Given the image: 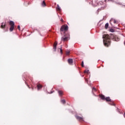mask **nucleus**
Listing matches in <instances>:
<instances>
[{
  "instance_id": "20",
  "label": "nucleus",
  "mask_w": 125,
  "mask_h": 125,
  "mask_svg": "<svg viewBox=\"0 0 125 125\" xmlns=\"http://www.w3.org/2000/svg\"><path fill=\"white\" fill-rule=\"evenodd\" d=\"M57 10H58V11H60V10H61V8H60V6H59L58 4L57 5Z\"/></svg>"
},
{
  "instance_id": "32",
  "label": "nucleus",
  "mask_w": 125,
  "mask_h": 125,
  "mask_svg": "<svg viewBox=\"0 0 125 125\" xmlns=\"http://www.w3.org/2000/svg\"><path fill=\"white\" fill-rule=\"evenodd\" d=\"M53 93V92H51V93Z\"/></svg>"
},
{
  "instance_id": "1",
  "label": "nucleus",
  "mask_w": 125,
  "mask_h": 125,
  "mask_svg": "<svg viewBox=\"0 0 125 125\" xmlns=\"http://www.w3.org/2000/svg\"><path fill=\"white\" fill-rule=\"evenodd\" d=\"M104 39V44L105 46L108 47L111 44V41L110 40V36L108 34H104L103 36Z\"/></svg>"
},
{
  "instance_id": "8",
  "label": "nucleus",
  "mask_w": 125,
  "mask_h": 125,
  "mask_svg": "<svg viewBox=\"0 0 125 125\" xmlns=\"http://www.w3.org/2000/svg\"><path fill=\"white\" fill-rule=\"evenodd\" d=\"M111 38L112 39L113 41H114L115 42H119V41H120V38L117 36L112 35Z\"/></svg>"
},
{
  "instance_id": "11",
  "label": "nucleus",
  "mask_w": 125,
  "mask_h": 125,
  "mask_svg": "<svg viewBox=\"0 0 125 125\" xmlns=\"http://www.w3.org/2000/svg\"><path fill=\"white\" fill-rule=\"evenodd\" d=\"M57 42H55L54 43V46H53V49H54L55 51H56V46H57Z\"/></svg>"
},
{
  "instance_id": "26",
  "label": "nucleus",
  "mask_w": 125,
  "mask_h": 125,
  "mask_svg": "<svg viewBox=\"0 0 125 125\" xmlns=\"http://www.w3.org/2000/svg\"><path fill=\"white\" fill-rule=\"evenodd\" d=\"M84 73H88V70H85L84 71Z\"/></svg>"
},
{
  "instance_id": "10",
  "label": "nucleus",
  "mask_w": 125,
  "mask_h": 125,
  "mask_svg": "<svg viewBox=\"0 0 125 125\" xmlns=\"http://www.w3.org/2000/svg\"><path fill=\"white\" fill-rule=\"evenodd\" d=\"M68 63L69 64V65H72L73 64V59H68Z\"/></svg>"
},
{
  "instance_id": "2",
  "label": "nucleus",
  "mask_w": 125,
  "mask_h": 125,
  "mask_svg": "<svg viewBox=\"0 0 125 125\" xmlns=\"http://www.w3.org/2000/svg\"><path fill=\"white\" fill-rule=\"evenodd\" d=\"M98 5L99 8L97 11V14H99V12H100L101 10H104V9L106 8V5L102 1H100L99 4H98Z\"/></svg>"
},
{
  "instance_id": "4",
  "label": "nucleus",
  "mask_w": 125,
  "mask_h": 125,
  "mask_svg": "<svg viewBox=\"0 0 125 125\" xmlns=\"http://www.w3.org/2000/svg\"><path fill=\"white\" fill-rule=\"evenodd\" d=\"M69 29V27L67 25H63L61 26L60 28V32H67L68 31V29Z\"/></svg>"
},
{
  "instance_id": "12",
  "label": "nucleus",
  "mask_w": 125,
  "mask_h": 125,
  "mask_svg": "<svg viewBox=\"0 0 125 125\" xmlns=\"http://www.w3.org/2000/svg\"><path fill=\"white\" fill-rule=\"evenodd\" d=\"M112 22L114 23V24H116L117 21H116V20H115V19H111L110 20V23L111 24H112Z\"/></svg>"
},
{
  "instance_id": "18",
  "label": "nucleus",
  "mask_w": 125,
  "mask_h": 125,
  "mask_svg": "<svg viewBox=\"0 0 125 125\" xmlns=\"http://www.w3.org/2000/svg\"><path fill=\"white\" fill-rule=\"evenodd\" d=\"M108 104H109V105H111V106H115V104H114L112 101H111V102H110Z\"/></svg>"
},
{
  "instance_id": "13",
  "label": "nucleus",
  "mask_w": 125,
  "mask_h": 125,
  "mask_svg": "<svg viewBox=\"0 0 125 125\" xmlns=\"http://www.w3.org/2000/svg\"><path fill=\"white\" fill-rule=\"evenodd\" d=\"M37 86L38 90H40L42 88V84H38Z\"/></svg>"
},
{
  "instance_id": "9",
  "label": "nucleus",
  "mask_w": 125,
  "mask_h": 125,
  "mask_svg": "<svg viewBox=\"0 0 125 125\" xmlns=\"http://www.w3.org/2000/svg\"><path fill=\"white\" fill-rule=\"evenodd\" d=\"M75 118L78 120V121H80V122H83V117L76 115L75 116Z\"/></svg>"
},
{
  "instance_id": "23",
  "label": "nucleus",
  "mask_w": 125,
  "mask_h": 125,
  "mask_svg": "<svg viewBox=\"0 0 125 125\" xmlns=\"http://www.w3.org/2000/svg\"><path fill=\"white\" fill-rule=\"evenodd\" d=\"M70 54V51H66V55H69Z\"/></svg>"
},
{
  "instance_id": "25",
  "label": "nucleus",
  "mask_w": 125,
  "mask_h": 125,
  "mask_svg": "<svg viewBox=\"0 0 125 125\" xmlns=\"http://www.w3.org/2000/svg\"><path fill=\"white\" fill-rule=\"evenodd\" d=\"M60 52H61V54H62V53H63V52L62 51V48H61V49H60Z\"/></svg>"
},
{
  "instance_id": "21",
  "label": "nucleus",
  "mask_w": 125,
  "mask_h": 125,
  "mask_svg": "<svg viewBox=\"0 0 125 125\" xmlns=\"http://www.w3.org/2000/svg\"><path fill=\"white\" fill-rule=\"evenodd\" d=\"M61 102L62 103V104H65L66 103V101L65 100H62Z\"/></svg>"
},
{
  "instance_id": "29",
  "label": "nucleus",
  "mask_w": 125,
  "mask_h": 125,
  "mask_svg": "<svg viewBox=\"0 0 125 125\" xmlns=\"http://www.w3.org/2000/svg\"><path fill=\"white\" fill-rule=\"evenodd\" d=\"M85 82H86L87 83V82H88V79H85Z\"/></svg>"
},
{
  "instance_id": "3",
  "label": "nucleus",
  "mask_w": 125,
  "mask_h": 125,
  "mask_svg": "<svg viewBox=\"0 0 125 125\" xmlns=\"http://www.w3.org/2000/svg\"><path fill=\"white\" fill-rule=\"evenodd\" d=\"M99 97L102 100H105L106 102H111V98H110V97H105V96L104 95L101 94L99 95Z\"/></svg>"
},
{
  "instance_id": "31",
  "label": "nucleus",
  "mask_w": 125,
  "mask_h": 125,
  "mask_svg": "<svg viewBox=\"0 0 125 125\" xmlns=\"http://www.w3.org/2000/svg\"><path fill=\"white\" fill-rule=\"evenodd\" d=\"M27 86H28L29 88H30V86H29V85L27 84Z\"/></svg>"
},
{
  "instance_id": "6",
  "label": "nucleus",
  "mask_w": 125,
  "mask_h": 125,
  "mask_svg": "<svg viewBox=\"0 0 125 125\" xmlns=\"http://www.w3.org/2000/svg\"><path fill=\"white\" fill-rule=\"evenodd\" d=\"M9 25H10V27L9 29L10 32H12L13 30H14V27H15V23L12 21H10Z\"/></svg>"
},
{
  "instance_id": "7",
  "label": "nucleus",
  "mask_w": 125,
  "mask_h": 125,
  "mask_svg": "<svg viewBox=\"0 0 125 125\" xmlns=\"http://www.w3.org/2000/svg\"><path fill=\"white\" fill-rule=\"evenodd\" d=\"M98 0H92L89 3L93 5V6H97L98 5Z\"/></svg>"
},
{
  "instance_id": "30",
  "label": "nucleus",
  "mask_w": 125,
  "mask_h": 125,
  "mask_svg": "<svg viewBox=\"0 0 125 125\" xmlns=\"http://www.w3.org/2000/svg\"><path fill=\"white\" fill-rule=\"evenodd\" d=\"M105 1H109V0H105Z\"/></svg>"
},
{
  "instance_id": "16",
  "label": "nucleus",
  "mask_w": 125,
  "mask_h": 125,
  "mask_svg": "<svg viewBox=\"0 0 125 125\" xmlns=\"http://www.w3.org/2000/svg\"><path fill=\"white\" fill-rule=\"evenodd\" d=\"M92 93H94V92H96V91H97V89H96L95 87H93L92 89Z\"/></svg>"
},
{
  "instance_id": "14",
  "label": "nucleus",
  "mask_w": 125,
  "mask_h": 125,
  "mask_svg": "<svg viewBox=\"0 0 125 125\" xmlns=\"http://www.w3.org/2000/svg\"><path fill=\"white\" fill-rule=\"evenodd\" d=\"M5 26H6V22H2L1 25V29H4V28H5Z\"/></svg>"
},
{
  "instance_id": "28",
  "label": "nucleus",
  "mask_w": 125,
  "mask_h": 125,
  "mask_svg": "<svg viewBox=\"0 0 125 125\" xmlns=\"http://www.w3.org/2000/svg\"><path fill=\"white\" fill-rule=\"evenodd\" d=\"M18 29H19V30H20V25L18 26Z\"/></svg>"
},
{
  "instance_id": "5",
  "label": "nucleus",
  "mask_w": 125,
  "mask_h": 125,
  "mask_svg": "<svg viewBox=\"0 0 125 125\" xmlns=\"http://www.w3.org/2000/svg\"><path fill=\"white\" fill-rule=\"evenodd\" d=\"M64 37H62V42H67V41H69V40H70V34L67 33V34H65L64 35Z\"/></svg>"
},
{
  "instance_id": "33",
  "label": "nucleus",
  "mask_w": 125,
  "mask_h": 125,
  "mask_svg": "<svg viewBox=\"0 0 125 125\" xmlns=\"http://www.w3.org/2000/svg\"><path fill=\"white\" fill-rule=\"evenodd\" d=\"M34 90V88H32V90Z\"/></svg>"
},
{
  "instance_id": "27",
  "label": "nucleus",
  "mask_w": 125,
  "mask_h": 125,
  "mask_svg": "<svg viewBox=\"0 0 125 125\" xmlns=\"http://www.w3.org/2000/svg\"><path fill=\"white\" fill-rule=\"evenodd\" d=\"M61 22H64V20H63V19H62V18L61 19Z\"/></svg>"
},
{
  "instance_id": "22",
  "label": "nucleus",
  "mask_w": 125,
  "mask_h": 125,
  "mask_svg": "<svg viewBox=\"0 0 125 125\" xmlns=\"http://www.w3.org/2000/svg\"><path fill=\"white\" fill-rule=\"evenodd\" d=\"M110 32H111V33H114V32H115V30L113 29H110Z\"/></svg>"
},
{
  "instance_id": "24",
  "label": "nucleus",
  "mask_w": 125,
  "mask_h": 125,
  "mask_svg": "<svg viewBox=\"0 0 125 125\" xmlns=\"http://www.w3.org/2000/svg\"><path fill=\"white\" fill-rule=\"evenodd\" d=\"M81 65H82V67H84V65H83V61L82 62Z\"/></svg>"
},
{
  "instance_id": "17",
  "label": "nucleus",
  "mask_w": 125,
  "mask_h": 125,
  "mask_svg": "<svg viewBox=\"0 0 125 125\" xmlns=\"http://www.w3.org/2000/svg\"><path fill=\"white\" fill-rule=\"evenodd\" d=\"M108 27H109V23H106L105 24L104 28H105V29H108Z\"/></svg>"
},
{
  "instance_id": "19",
  "label": "nucleus",
  "mask_w": 125,
  "mask_h": 125,
  "mask_svg": "<svg viewBox=\"0 0 125 125\" xmlns=\"http://www.w3.org/2000/svg\"><path fill=\"white\" fill-rule=\"evenodd\" d=\"M42 6H46V4L45 3V1H43L42 4Z\"/></svg>"
},
{
  "instance_id": "15",
  "label": "nucleus",
  "mask_w": 125,
  "mask_h": 125,
  "mask_svg": "<svg viewBox=\"0 0 125 125\" xmlns=\"http://www.w3.org/2000/svg\"><path fill=\"white\" fill-rule=\"evenodd\" d=\"M58 92L60 96H62L63 95V92L62 90H58Z\"/></svg>"
}]
</instances>
